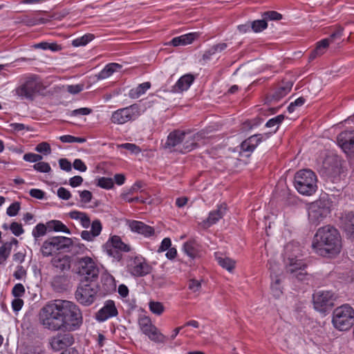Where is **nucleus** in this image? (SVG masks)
Wrapping results in <instances>:
<instances>
[{"label":"nucleus","mask_w":354,"mask_h":354,"mask_svg":"<svg viewBox=\"0 0 354 354\" xmlns=\"http://www.w3.org/2000/svg\"><path fill=\"white\" fill-rule=\"evenodd\" d=\"M38 319L44 328L50 331H75L83 323L82 313L79 306L67 300L47 303L40 309Z\"/></svg>","instance_id":"nucleus-1"},{"label":"nucleus","mask_w":354,"mask_h":354,"mask_svg":"<svg viewBox=\"0 0 354 354\" xmlns=\"http://www.w3.org/2000/svg\"><path fill=\"white\" fill-rule=\"evenodd\" d=\"M312 248L320 256L335 257L342 249L340 234L330 225L319 227L313 237Z\"/></svg>","instance_id":"nucleus-2"},{"label":"nucleus","mask_w":354,"mask_h":354,"mask_svg":"<svg viewBox=\"0 0 354 354\" xmlns=\"http://www.w3.org/2000/svg\"><path fill=\"white\" fill-rule=\"evenodd\" d=\"M303 253V248L296 241L289 242L284 248L283 261L286 271L299 281L304 280L306 274V263L301 258Z\"/></svg>","instance_id":"nucleus-3"},{"label":"nucleus","mask_w":354,"mask_h":354,"mask_svg":"<svg viewBox=\"0 0 354 354\" xmlns=\"http://www.w3.org/2000/svg\"><path fill=\"white\" fill-rule=\"evenodd\" d=\"M332 201L327 194H322L317 200L306 206L308 221L310 225L317 226L331 212Z\"/></svg>","instance_id":"nucleus-4"},{"label":"nucleus","mask_w":354,"mask_h":354,"mask_svg":"<svg viewBox=\"0 0 354 354\" xmlns=\"http://www.w3.org/2000/svg\"><path fill=\"white\" fill-rule=\"evenodd\" d=\"M294 186L304 196H312L317 190V177L310 169H301L295 175Z\"/></svg>","instance_id":"nucleus-5"},{"label":"nucleus","mask_w":354,"mask_h":354,"mask_svg":"<svg viewBox=\"0 0 354 354\" xmlns=\"http://www.w3.org/2000/svg\"><path fill=\"white\" fill-rule=\"evenodd\" d=\"M332 324L340 331L349 330L354 324V309L348 304L337 307L333 312Z\"/></svg>","instance_id":"nucleus-6"},{"label":"nucleus","mask_w":354,"mask_h":354,"mask_svg":"<svg viewBox=\"0 0 354 354\" xmlns=\"http://www.w3.org/2000/svg\"><path fill=\"white\" fill-rule=\"evenodd\" d=\"M97 292L98 289L95 284L80 279L75 292V298L80 304L89 306L95 302Z\"/></svg>","instance_id":"nucleus-7"},{"label":"nucleus","mask_w":354,"mask_h":354,"mask_svg":"<svg viewBox=\"0 0 354 354\" xmlns=\"http://www.w3.org/2000/svg\"><path fill=\"white\" fill-rule=\"evenodd\" d=\"M144 113V109L138 104L119 109L112 113L111 121L115 124H124L138 119Z\"/></svg>","instance_id":"nucleus-8"},{"label":"nucleus","mask_w":354,"mask_h":354,"mask_svg":"<svg viewBox=\"0 0 354 354\" xmlns=\"http://www.w3.org/2000/svg\"><path fill=\"white\" fill-rule=\"evenodd\" d=\"M102 249L107 256L118 261L121 259L120 252H128L131 250V246L124 243L117 235H111L102 245Z\"/></svg>","instance_id":"nucleus-9"},{"label":"nucleus","mask_w":354,"mask_h":354,"mask_svg":"<svg viewBox=\"0 0 354 354\" xmlns=\"http://www.w3.org/2000/svg\"><path fill=\"white\" fill-rule=\"evenodd\" d=\"M77 273L81 279L85 281H92L99 274V269L93 258L84 257L77 261Z\"/></svg>","instance_id":"nucleus-10"},{"label":"nucleus","mask_w":354,"mask_h":354,"mask_svg":"<svg viewBox=\"0 0 354 354\" xmlns=\"http://www.w3.org/2000/svg\"><path fill=\"white\" fill-rule=\"evenodd\" d=\"M268 269L270 271V291L272 295L278 299L283 295V276L279 263L271 259L268 261Z\"/></svg>","instance_id":"nucleus-11"},{"label":"nucleus","mask_w":354,"mask_h":354,"mask_svg":"<svg viewBox=\"0 0 354 354\" xmlns=\"http://www.w3.org/2000/svg\"><path fill=\"white\" fill-rule=\"evenodd\" d=\"M41 88L40 80L35 76L28 77L24 83L17 86L14 92L20 98L32 99Z\"/></svg>","instance_id":"nucleus-12"},{"label":"nucleus","mask_w":354,"mask_h":354,"mask_svg":"<svg viewBox=\"0 0 354 354\" xmlns=\"http://www.w3.org/2000/svg\"><path fill=\"white\" fill-rule=\"evenodd\" d=\"M127 271L134 277H143L151 272V266L142 255L130 257L127 265Z\"/></svg>","instance_id":"nucleus-13"},{"label":"nucleus","mask_w":354,"mask_h":354,"mask_svg":"<svg viewBox=\"0 0 354 354\" xmlns=\"http://www.w3.org/2000/svg\"><path fill=\"white\" fill-rule=\"evenodd\" d=\"M138 325L141 331L151 341L158 343L165 342V336L151 323L149 317L145 315L140 316L138 318Z\"/></svg>","instance_id":"nucleus-14"},{"label":"nucleus","mask_w":354,"mask_h":354,"mask_svg":"<svg viewBox=\"0 0 354 354\" xmlns=\"http://www.w3.org/2000/svg\"><path fill=\"white\" fill-rule=\"evenodd\" d=\"M313 298L315 309L324 313L333 306L336 297L330 290H319L314 293Z\"/></svg>","instance_id":"nucleus-15"},{"label":"nucleus","mask_w":354,"mask_h":354,"mask_svg":"<svg viewBox=\"0 0 354 354\" xmlns=\"http://www.w3.org/2000/svg\"><path fill=\"white\" fill-rule=\"evenodd\" d=\"M74 343L73 335L68 333H58L48 339V344L53 351L64 350Z\"/></svg>","instance_id":"nucleus-16"},{"label":"nucleus","mask_w":354,"mask_h":354,"mask_svg":"<svg viewBox=\"0 0 354 354\" xmlns=\"http://www.w3.org/2000/svg\"><path fill=\"white\" fill-rule=\"evenodd\" d=\"M337 144L349 156L354 157V131H345L337 137Z\"/></svg>","instance_id":"nucleus-17"},{"label":"nucleus","mask_w":354,"mask_h":354,"mask_svg":"<svg viewBox=\"0 0 354 354\" xmlns=\"http://www.w3.org/2000/svg\"><path fill=\"white\" fill-rule=\"evenodd\" d=\"M117 315L118 310L114 301L112 300H108L96 314V319L99 322H104L109 318L115 317Z\"/></svg>","instance_id":"nucleus-18"},{"label":"nucleus","mask_w":354,"mask_h":354,"mask_svg":"<svg viewBox=\"0 0 354 354\" xmlns=\"http://www.w3.org/2000/svg\"><path fill=\"white\" fill-rule=\"evenodd\" d=\"M127 225L132 232L141 234L145 237H150L154 234L153 228L142 221H129Z\"/></svg>","instance_id":"nucleus-19"},{"label":"nucleus","mask_w":354,"mask_h":354,"mask_svg":"<svg viewBox=\"0 0 354 354\" xmlns=\"http://www.w3.org/2000/svg\"><path fill=\"white\" fill-rule=\"evenodd\" d=\"M227 206L225 203L219 205L216 210L209 212L207 219L201 223V225L203 228H208L219 221L226 213Z\"/></svg>","instance_id":"nucleus-20"},{"label":"nucleus","mask_w":354,"mask_h":354,"mask_svg":"<svg viewBox=\"0 0 354 354\" xmlns=\"http://www.w3.org/2000/svg\"><path fill=\"white\" fill-rule=\"evenodd\" d=\"M215 259L218 264L228 272L232 273L236 268V261L220 252L214 253Z\"/></svg>","instance_id":"nucleus-21"},{"label":"nucleus","mask_w":354,"mask_h":354,"mask_svg":"<svg viewBox=\"0 0 354 354\" xmlns=\"http://www.w3.org/2000/svg\"><path fill=\"white\" fill-rule=\"evenodd\" d=\"M50 239L55 252L70 248L74 245L73 239L66 236H53Z\"/></svg>","instance_id":"nucleus-22"},{"label":"nucleus","mask_w":354,"mask_h":354,"mask_svg":"<svg viewBox=\"0 0 354 354\" xmlns=\"http://www.w3.org/2000/svg\"><path fill=\"white\" fill-rule=\"evenodd\" d=\"M342 227L351 239H354V213L347 212L341 217Z\"/></svg>","instance_id":"nucleus-23"},{"label":"nucleus","mask_w":354,"mask_h":354,"mask_svg":"<svg viewBox=\"0 0 354 354\" xmlns=\"http://www.w3.org/2000/svg\"><path fill=\"white\" fill-rule=\"evenodd\" d=\"M194 80V76L190 74L183 75L173 86V91L176 93L185 91L189 89Z\"/></svg>","instance_id":"nucleus-24"},{"label":"nucleus","mask_w":354,"mask_h":354,"mask_svg":"<svg viewBox=\"0 0 354 354\" xmlns=\"http://www.w3.org/2000/svg\"><path fill=\"white\" fill-rule=\"evenodd\" d=\"M262 139L263 136L261 135L252 136L241 143V149L243 151L252 152L262 141Z\"/></svg>","instance_id":"nucleus-25"},{"label":"nucleus","mask_w":354,"mask_h":354,"mask_svg":"<svg viewBox=\"0 0 354 354\" xmlns=\"http://www.w3.org/2000/svg\"><path fill=\"white\" fill-rule=\"evenodd\" d=\"M122 66L118 63H110L97 74L98 80H105L111 77L114 73L120 71Z\"/></svg>","instance_id":"nucleus-26"},{"label":"nucleus","mask_w":354,"mask_h":354,"mask_svg":"<svg viewBox=\"0 0 354 354\" xmlns=\"http://www.w3.org/2000/svg\"><path fill=\"white\" fill-rule=\"evenodd\" d=\"M198 37L196 32H189L180 35L179 37H174L171 39V44L174 46H185L192 43L194 40Z\"/></svg>","instance_id":"nucleus-27"},{"label":"nucleus","mask_w":354,"mask_h":354,"mask_svg":"<svg viewBox=\"0 0 354 354\" xmlns=\"http://www.w3.org/2000/svg\"><path fill=\"white\" fill-rule=\"evenodd\" d=\"M68 216L71 219L79 222L84 228H88L91 225V220L89 217L83 212L77 210L71 211L68 213Z\"/></svg>","instance_id":"nucleus-28"},{"label":"nucleus","mask_w":354,"mask_h":354,"mask_svg":"<svg viewBox=\"0 0 354 354\" xmlns=\"http://www.w3.org/2000/svg\"><path fill=\"white\" fill-rule=\"evenodd\" d=\"M184 252L191 259H194L199 256V245L194 241L190 240L183 245Z\"/></svg>","instance_id":"nucleus-29"},{"label":"nucleus","mask_w":354,"mask_h":354,"mask_svg":"<svg viewBox=\"0 0 354 354\" xmlns=\"http://www.w3.org/2000/svg\"><path fill=\"white\" fill-rule=\"evenodd\" d=\"M183 147L180 148V151L183 153H186L193 150L196 147L195 137L190 133H185V136H183L181 143Z\"/></svg>","instance_id":"nucleus-30"},{"label":"nucleus","mask_w":354,"mask_h":354,"mask_svg":"<svg viewBox=\"0 0 354 354\" xmlns=\"http://www.w3.org/2000/svg\"><path fill=\"white\" fill-rule=\"evenodd\" d=\"M330 41V39H324L317 42L315 48L310 55V59H314L317 57L323 55L326 51Z\"/></svg>","instance_id":"nucleus-31"},{"label":"nucleus","mask_w":354,"mask_h":354,"mask_svg":"<svg viewBox=\"0 0 354 354\" xmlns=\"http://www.w3.org/2000/svg\"><path fill=\"white\" fill-rule=\"evenodd\" d=\"M47 227L50 231L63 232L67 234H71V231L67 226L59 220H51L47 222Z\"/></svg>","instance_id":"nucleus-32"},{"label":"nucleus","mask_w":354,"mask_h":354,"mask_svg":"<svg viewBox=\"0 0 354 354\" xmlns=\"http://www.w3.org/2000/svg\"><path fill=\"white\" fill-rule=\"evenodd\" d=\"M183 136H185V132L180 131H174L170 133L167 137L166 145L168 147H174L181 143Z\"/></svg>","instance_id":"nucleus-33"},{"label":"nucleus","mask_w":354,"mask_h":354,"mask_svg":"<svg viewBox=\"0 0 354 354\" xmlns=\"http://www.w3.org/2000/svg\"><path fill=\"white\" fill-rule=\"evenodd\" d=\"M150 86L151 84L148 82L142 83L138 86L131 88L129 92V96L133 99L138 98L142 95L145 94L146 91L149 89Z\"/></svg>","instance_id":"nucleus-34"},{"label":"nucleus","mask_w":354,"mask_h":354,"mask_svg":"<svg viewBox=\"0 0 354 354\" xmlns=\"http://www.w3.org/2000/svg\"><path fill=\"white\" fill-rule=\"evenodd\" d=\"M227 48V44L225 43H220L211 46L203 54L204 59H209L212 56L222 52Z\"/></svg>","instance_id":"nucleus-35"},{"label":"nucleus","mask_w":354,"mask_h":354,"mask_svg":"<svg viewBox=\"0 0 354 354\" xmlns=\"http://www.w3.org/2000/svg\"><path fill=\"white\" fill-rule=\"evenodd\" d=\"M48 227L47 223H38L32 230V235L35 239V242L37 243L40 237L45 236L47 233Z\"/></svg>","instance_id":"nucleus-36"},{"label":"nucleus","mask_w":354,"mask_h":354,"mask_svg":"<svg viewBox=\"0 0 354 354\" xmlns=\"http://www.w3.org/2000/svg\"><path fill=\"white\" fill-rule=\"evenodd\" d=\"M95 38L93 34H85L82 37H77L72 41V45L74 47L84 46L91 42Z\"/></svg>","instance_id":"nucleus-37"},{"label":"nucleus","mask_w":354,"mask_h":354,"mask_svg":"<svg viewBox=\"0 0 354 354\" xmlns=\"http://www.w3.org/2000/svg\"><path fill=\"white\" fill-rule=\"evenodd\" d=\"M40 251L44 257H49L56 252L50 238L44 241L41 246Z\"/></svg>","instance_id":"nucleus-38"},{"label":"nucleus","mask_w":354,"mask_h":354,"mask_svg":"<svg viewBox=\"0 0 354 354\" xmlns=\"http://www.w3.org/2000/svg\"><path fill=\"white\" fill-rule=\"evenodd\" d=\"M12 245L9 243H5L0 247V265L5 263L10 256Z\"/></svg>","instance_id":"nucleus-39"},{"label":"nucleus","mask_w":354,"mask_h":354,"mask_svg":"<svg viewBox=\"0 0 354 354\" xmlns=\"http://www.w3.org/2000/svg\"><path fill=\"white\" fill-rule=\"evenodd\" d=\"M292 86V83H287L286 85L281 86L274 92L273 98L276 100H279L290 91Z\"/></svg>","instance_id":"nucleus-40"},{"label":"nucleus","mask_w":354,"mask_h":354,"mask_svg":"<svg viewBox=\"0 0 354 354\" xmlns=\"http://www.w3.org/2000/svg\"><path fill=\"white\" fill-rule=\"evenodd\" d=\"M35 48L42 50H50L52 52H57L62 49V47L57 43L40 42L34 46Z\"/></svg>","instance_id":"nucleus-41"},{"label":"nucleus","mask_w":354,"mask_h":354,"mask_svg":"<svg viewBox=\"0 0 354 354\" xmlns=\"http://www.w3.org/2000/svg\"><path fill=\"white\" fill-rule=\"evenodd\" d=\"M151 312L156 315H160L165 310L163 304L158 301H151L149 303Z\"/></svg>","instance_id":"nucleus-42"},{"label":"nucleus","mask_w":354,"mask_h":354,"mask_svg":"<svg viewBox=\"0 0 354 354\" xmlns=\"http://www.w3.org/2000/svg\"><path fill=\"white\" fill-rule=\"evenodd\" d=\"M250 26L254 32H259L265 30L267 28L268 24L263 18V19H259L252 21L250 23Z\"/></svg>","instance_id":"nucleus-43"},{"label":"nucleus","mask_w":354,"mask_h":354,"mask_svg":"<svg viewBox=\"0 0 354 354\" xmlns=\"http://www.w3.org/2000/svg\"><path fill=\"white\" fill-rule=\"evenodd\" d=\"M59 139L61 142L64 143H84L86 142V139L84 138L75 137L71 135H64L59 137Z\"/></svg>","instance_id":"nucleus-44"},{"label":"nucleus","mask_w":354,"mask_h":354,"mask_svg":"<svg viewBox=\"0 0 354 354\" xmlns=\"http://www.w3.org/2000/svg\"><path fill=\"white\" fill-rule=\"evenodd\" d=\"M114 182L111 178L101 177L97 179V185L106 189H110L113 187Z\"/></svg>","instance_id":"nucleus-45"},{"label":"nucleus","mask_w":354,"mask_h":354,"mask_svg":"<svg viewBox=\"0 0 354 354\" xmlns=\"http://www.w3.org/2000/svg\"><path fill=\"white\" fill-rule=\"evenodd\" d=\"M33 168L37 171L41 173H49L51 171V167L48 162L39 161L33 165Z\"/></svg>","instance_id":"nucleus-46"},{"label":"nucleus","mask_w":354,"mask_h":354,"mask_svg":"<svg viewBox=\"0 0 354 354\" xmlns=\"http://www.w3.org/2000/svg\"><path fill=\"white\" fill-rule=\"evenodd\" d=\"M21 209V204L19 202L12 203L6 209V214L10 217L17 215Z\"/></svg>","instance_id":"nucleus-47"},{"label":"nucleus","mask_w":354,"mask_h":354,"mask_svg":"<svg viewBox=\"0 0 354 354\" xmlns=\"http://www.w3.org/2000/svg\"><path fill=\"white\" fill-rule=\"evenodd\" d=\"M35 149L37 152L43 153L44 155H48L51 153L50 146L46 142H42L39 143L36 146Z\"/></svg>","instance_id":"nucleus-48"},{"label":"nucleus","mask_w":354,"mask_h":354,"mask_svg":"<svg viewBox=\"0 0 354 354\" xmlns=\"http://www.w3.org/2000/svg\"><path fill=\"white\" fill-rule=\"evenodd\" d=\"M283 115H279L273 118L270 119L266 122V126L268 128L276 127V129H277L279 124L283 122Z\"/></svg>","instance_id":"nucleus-49"},{"label":"nucleus","mask_w":354,"mask_h":354,"mask_svg":"<svg viewBox=\"0 0 354 354\" xmlns=\"http://www.w3.org/2000/svg\"><path fill=\"white\" fill-rule=\"evenodd\" d=\"M43 157L37 153H27L24 155L23 159L28 162H34L37 163L39 161L41 160Z\"/></svg>","instance_id":"nucleus-50"},{"label":"nucleus","mask_w":354,"mask_h":354,"mask_svg":"<svg viewBox=\"0 0 354 354\" xmlns=\"http://www.w3.org/2000/svg\"><path fill=\"white\" fill-rule=\"evenodd\" d=\"M25 288L23 284L21 283H17L15 285V286L12 288V295L15 297L21 298L25 295Z\"/></svg>","instance_id":"nucleus-51"},{"label":"nucleus","mask_w":354,"mask_h":354,"mask_svg":"<svg viewBox=\"0 0 354 354\" xmlns=\"http://www.w3.org/2000/svg\"><path fill=\"white\" fill-rule=\"evenodd\" d=\"M91 232L95 236H98L102 230L101 222L99 220H95L91 223Z\"/></svg>","instance_id":"nucleus-52"},{"label":"nucleus","mask_w":354,"mask_h":354,"mask_svg":"<svg viewBox=\"0 0 354 354\" xmlns=\"http://www.w3.org/2000/svg\"><path fill=\"white\" fill-rule=\"evenodd\" d=\"M10 230L12 233L17 236L21 235L24 232V230L22 225L17 222H13L11 223Z\"/></svg>","instance_id":"nucleus-53"},{"label":"nucleus","mask_w":354,"mask_h":354,"mask_svg":"<svg viewBox=\"0 0 354 354\" xmlns=\"http://www.w3.org/2000/svg\"><path fill=\"white\" fill-rule=\"evenodd\" d=\"M80 201L82 203L86 205L92 199V193L88 190L80 191Z\"/></svg>","instance_id":"nucleus-54"},{"label":"nucleus","mask_w":354,"mask_h":354,"mask_svg":"<svg viewBox=\"0 0 354 354\" xmlns=\"http://www.w3.org/2000/svg\"><path fill=\"white\" fill-rule=\"evenodd\" d=\"M118 147L125 149L134 154H137L140 152V148L135 144H132V143H124V144L120 145L118 146Z\"/></svg>","instance_id":"nucleus-55"},{"label":"nucleus","mask_w":354,"mask_h":354,"mask_svg":"<svg viewBox=\"0 0 354 354\" xmlns=\"http://www.w3.org/2000/svg\"><path fill=\"white\" fill-rule=\"evenodd\" d=\"M73 168L80 172H85L87 170V167L81 159H75L73 164Z\"/></svg>","instance_id":"nucleus-56"},{"label":"nucleus","mask_w":354,"mask_h":354,"mask_svg":"<svg viewBox=\"0 0 354 354\" xmlns=\"http://www.w3.org/2000/svg\"><path fill=\"white\" fill-rule=\"evenodd\" d=\"M26 274V271L22 266H17L13 276L17 280L23 279Z\"/></svg>","instance_id":"nucleus-57"},{"label":"nucleus","mask_w":354,"mask_h":354,"mask_svg":"<svg viewBox=\"0 0 354 354\" xmlns=\"http://www.w3.org/2000/svg\"><path fill=\"white\" fill-rule=\"evenodd\" d=\"M188 288L193 292H198L201 288V281L196 279H191L189 281Z\"/></svg>","instance_id":"nucleus-58"},{"label":"nucleus","mask_w":354,"mask_h":354,"mask_svg":"<svg viewBox=\"0 0 354 354\" xmlns=\"http://www.w3.org/2000/svg\"><path fill=\"white\" fill-rule=\"evenodd\" d=\"M263 17L266 21L267 19L270 20H279L281 19V14L275 12V11H269L264 12L263 15Z\"/></svg>","instance_id":"nucleus-59"},{"label":"nucleus","mask_w":354,"mask_h":354,"mask_svg":"<svg viewBox=\"0 0 354 354\" xmlns=\"http://www.w3.org/2000/svg\"><path fill=\"white\" fill-rule=\"evenodd\" d=\"M24 306V301L21 298L15 297L12 301V308L14 312H19Z\"/></svg>","instance_id":"nucleus-60"},{"label":"nucleus","mask_w":354,"mask_h":354,"mask_svg":"<svg viewBox=\"0 0 354 354\" xmlns=\"http://www.w3.org/2000/svg\"><path fill=\"white\" fill-rule=\"evenodd\" d=\"M91 109L86 107L80 108L77 109H75L71 112L72 116L77 115H87L91 113Z\"/></svg>","instance_id":"nucleus-61"},{"label":"nucleus","mask_w":354,"mask_h":354,"mask_svg":"<svg viewBox=\"0 0 354 354\" xmlns=\"http://www.w3.org/2000/svg\"><path fill=\"white\" fill-rule=\"evenodd\" d=\"M171 241L169 238H165L161 242V244L158 250V252H165L171 248Z\"/></svg>","instance_id":"nucleus-62"},{"label":"nucleus","mask_w":354,"mask_h":354,"mask_svg":"<svg viewBox=\"0 0 354 354\" xmlns=\"http://www.w3.org/2000/svg\"><path fill=\"white\" fill-rule=\"evenodd\" d=\"M59 165L60 168L66 171H70L72 169V165L66 158L59 159Z\"/></svg>","instance_id":"nucleus-63"},{"label":"nucleus","mask_w":354,"mask_h":354,"mask_svg":"<svg viewBox=\"0 0 354 354\" xmlns=\"http://www.w3.org/2000/svg\"><path fill=\"white\" fill-rule=\"evenodd\" d=\"M29 194L30 196L40 200L43 199L45 196V192L39 189H31L29 191Z\"/></svg>","instance_id":"nucleus-64"}]
</instances>
